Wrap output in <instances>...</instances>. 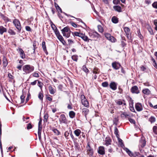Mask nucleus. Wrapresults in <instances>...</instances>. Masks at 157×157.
Returning a JSON list of instances; mask_svg holds the SVG:
<instances>
[{"label": "nucleus", "instance_id": "1a4fd4ad", "mask_svg": "<svg viewBox=\"0 0 157 157\" xmlns=\"http://www.w3.org/2000/svg\"><path fill=\"white\" fill-rule=\"evenodd\" d=\"M130 91L132 94H138L140 93V90L136 86H133L131 88Z\"/></svg>", "mask_w": 157, "mask_h": 157}, {"label": "nucleus", "instance_id": "4c0bfd02", "mask_svg": "<svg viewBox=\"0 0 157 157\" xmlns=\"http://www.w3.org/2000/svg\"><path fill=\"white\" fill-rule=\"evenodd\" d=\"M99 72V69L97 67L94 68L93 71V72L94 74H98Z\"/></svg>", "mask_w": 157, "mask_h": 157}, {"label": "nucleus", "instance_id": "4be33fe9", "mask_svg": "<svg viewBox=\"0 0 157 157\" xmlns=\"http://www.w3.org/2000/svg\"><path fill=\"white\" fill-rule=\"evenodd\" d=\"M63 13H64V14L65 15L67 16V17H73L74 18H75V19H76L77 21H80V22L83 23L85 25V23L83 22L82 21L81 19L79 18H76L74 17L73 16L71 15H70L67 14V13H66L65 12H63Z\"/></svg>", "mask_w": 157, "mask_h": 157}, {"label": "nucleus", "instance_id": "0e129e2a", "mask_svg": "<svg viewBox=\"0 0 157 157\" xmlns=\"http://www.w3.org/2000/svg\"><path fill=\"white\" fill-rule=\"evenodd\" d=\"M25 29L27 31L29 32H31L32 31V29L30 28V27L29 26H25Z\"/></svg>", "mask_w": 157, "mask_h": 157}, {"label": "nucleus", "instance_id": "393cba45", "mask_svg": "<svg viewBox=\"0 0 157 157\" xmlns=\"http://www.w3.org/2000/svg\"><path fill=\"white\" fill-rule=\"evenodd\" d=\"M142 92L143 93L146 95L149 94L151 93V91L148 89H143Z\"/></svg>", "mask_w": 157, "mask_h": 157}, {"label": "nucleus", "instance_id": "72a5a7b5", "mask_svg": "<svg viewBox=\"0 0 157 157\" xmlns=\"http://www.w3.org/2000/svg\"><path fill=\"white\" fill-rule=\"evenodd\" d=\"M8 33L11 35H15L16 33L13 29H9L8 30Z\"/></svg>", "mask_w": 157, "mask_h": 157}, {"label": "nucleus", "instance_id": "e2e57ef3", "mask_svg": "<svg viewBox=\"0 0 157 157\" xmlns=\"http://www.w3.org/2000/svg\"><path fill=\"white\" fill-rule=\"evenodd\" d=\"M33 128V126L30 123H29L27 124V129L29 130V129H31Z\"/></svg>", "mask_w": 157, "mask_h": 157}, {"label": "nucleus", "instance_id": "c03bdc74", "mask_svg": "<svg viewBox=\"0 0 157 157\" xmlns=\"http://www.w3.org/2000/svg\"><path fill=\"white\" fill-rule=\"evenodd\" d=\"M82 70L83 71H84L87 74L89 72V70H88L86 66H83L82 67Z\"/></svg>", "mask_w": 157, "mask_h": 157}, {"label": "nucleus", "instance_id": "dca6fc26", "mask_svg": "<svg viewBox=\"0 0 157 157\" xmlns=\"http://www.w3.org/2000/svg\"><path fill=\"white\" fill-rule=\"evenodd\" d=\"M98 153L101 155H104L105 154L104 147L103 146H100L98 148Z\"/></svg>", "mask_w": 157, "mask_h": 157}, {"label": "nucleus", "instance_id": "2eb2a0df", "mask_svg": "<svg viewBox=\"0 0 157 157\" xmlns=\"http://www.w3.org/2000/svg\"><path fill=\"white\" fill-rule=\"evenodd\" d=\"M89 112V110L86 108H83L82 109V115H84L86 118H87V116Z\"/></svg>", "mask_w": 157, "mask_h": 157}, {"label": "nucleus", "instance_id": "a19ab883", "mask_svg": "<svg viewBox=\"0 0 157 157\" xmlns=\"http://www.w3.org/2000/svg\"><path fill=\"white\" fill-rule=\"evenodd\" d=\"M71 58L74 61L77 62L78 59V56L77 55H73L71 56Z\"/></svg>", "mask_w": 157, "mask_h": 157}, {"label": "nucleus", "instance_id": "8fccbe9b", "mask_svg": "<svg viewBox=\"0 0 157 157\" xmlns=\"http://www.w3.org/2000/svg\"><path fill=\"white\" fill-rule=\"evenodd\" d=\"M25 97V96L24 94H22L20 98L21 100V103H24Z\"/></svg>", "mask_w": 157, "mask_h": 157}, {"label": "nucleus", "instance_id": "f3484780", "mask_svg": "<svg viewBox=\"0 0 157 157\" xmlns=\"http://www.w3.org/2000/svg\"><path fill=\"white\" fill-rule=\"evenodd\" d=\"M90 35L91 38H98L100 36V35L96 32H94L90 34Z\"/></svg>", "mask_w": 157, "mask_h": 157}, {"label": "nucleus", "instance_id": "c85d7f7f", "mask_svg": "<svg viewBox=\"0 0 157 157\" xmlns=\"http://www.w3.org/2000/svg\"><path fill=\"white\" fill-rule=\"evenodd\" d=\"M42 120L40 118V121L38 123V130H42Z\"/></svg>", "mask_w": 157, "mask_h": 157}, {"label": "nucleus", "instance_id": "a878e982", "mask_svg": "<svg viewBox=\"0 0 157 157\" xmlns=\"http://www.w3.org/2000/svg\"><path fill=\"white\" fill-rule=\"evenodd\" d=\"M48 89L50 93L51 94H54L55 93L54 89L51 86H49L48 87Z\"/></svg>", "mask_w": 157, "mask_h": 157}, {"label": "nucleus", "instance_id": "69168bd1", "mask_svg": "<svg viewBox=\"0 0 157 157\" xmlns=\"http://www.w3.org/2000/svg\"><path fill=\"white\" fill-rule=\"evenodd\" d=\"M33 76V77H39V75L38 73L36 72H34L32 74Z\"/></svg>", "mask_w": 157, "mask_h": 157}, {"label": "nucleus", "instance_id": "13d9d810", "mask_svg": "<svg viewBox=\"0 0 157 157\" xmlns=\"http://www.w3.org/2000/svg\"><path fill=\"white\" fill-rule=\"evenodd\" d=\"M152 5L153 7L157 9V2H154Z\"/></svg>", "mask_w": 157, "mask_h": 157}, {"label": "nucleus", "instance_id": "e433bc0d", "mask_svg": "<svg viewBox=\"0 0 157 157\" xmlns=\"http://www.w3.org/2000/svg\"><path fill=\"white\" fill-rule=\"evenodd\" d=\"M129 99L128 102L129 106H133V100L131 97H129Z\"/></svg>", "mask_w": 157, "mask_h": 157}, {"label": "nucleus", "instance_id": "680f3d73", "mask_svg": "<svg viewBox=\"0 0 157 157\" xmlns=\"http://www.w3.org/2000/svg\"><path fill=\"white\" fill-rule=\"evenodd\" d=\"M48 117V113H45L44 114V121H45V120H46V122L47 121V120Z\"/></svg>", "mask_w": 157, "mask_h": 157}, {"label": "nucleus", "instance_id": "6ab92c4d", "mask_svg": "<svg viewBox=\"0 0 157 157\" xmlns=\"http://www.w3.org/2000/svg\"><path fill=\"white\" fill-rule=\"evenodd\" d=\"M121 117L123 119L128 118L130 117L129 114L125 112L122 113L121 115Z\"/></svg>", "mask_w": 157, "mask_h": 157}, {"label": "nucleus", "instance_id": "603ef678", "mask_svg": "<svg viewBox=\"0 0 157 157\" xmlns=\"http://www.w3.org/2000/svg\"><path fill=\"white\" fill-rule=\"evenodd\" d=\"M41 132H42V130H38V137H39V139L40 141H41Z\"/></svg>", "mask_w": 157, "mask_h": 157}, {"label": "nucleus", "instance_id": "c9c22d12", "mask_svg": "<svg viewBox=\"0 0 157 157\" xmlns=\"http://www.w3.org/2000/svg\"><path fill=\"white\" fill-rule=\"evenodd\" d=\"M98 28L99 32L102 33L103 32L104 29L101 25H98Z\"/></svg>", "mask_w": 157, "mask_h": 157}, {"label": "nucleus", "instance_id": "2f4dec72", "mask_svg": "<svg viewBox=\"0 0 157 157\" xmlns=\"http://www.w3.org/2000/svg\"><path fill=\"white\" fill-rule=\"evenodd\" d=\"M69 116L71 118H73L75 116V113L73 111H71L69 113Z\"/></svg>", "mask_w": 157, "mask_h": 157}, {"label": "nucleus", "instance_id": "774afa93", "mask_svg": "<svg viewBox=\"0 0 157 157\" xmlns=\"http://www.w3.org/2000/svg\"><path fill=\"white\" fill-rule=\"evenodd\" d=\"M118 89L119 90L118 93H120V94L122 93L123 90L121 88V86H118Z\"/></svg>", "mask_w": 157, "mask_h": 157}, {"label": "nucleus", "instance_id": "f03ea898", "mask_svg": "<svg viewBox=\"0 0 157 157\" xmlns=\"http://www.w3.org/2000/svg\"><path fill=\"white\" fill-rule=\"evenodd\" d=\"M22 69L26 74H28L34 71V67L30 65H26L23 67Z\"/></svg>", "mask_w": 157, "mask_h": 157}, {"label": "nucleus", "instance_id": "58836bf2", "mask_svg": "<svg viewBox=\"0 0 157 157\" xmlns=\"http://www.w3.org/2000/svg\"><path fill=\"white\" fill-rule=\"evenodd\" d=\"M118 132L119 131L117 127H115L114 128V133L117 137H118L119 136V135L118 134Z\"/></svg>", "mask_w": 157, "mask_h": 157}, {"label": "nucleus", "instance_id": "37998d69", "mask_svg": "<svg viewBox=\"0 0 157 157\" xmlns=\"http://www.w3.org/2000/svg\"><path fill=\"white\" fill-rule=\"evenodd\" d=\"M54 32L57 36L60 35L59 31L56 27V29L54 30Z\"/></svg>", "mask_w": 157, "mask_h": 157}, {"label": "nucleus", "instance_id": "20e7f679", "mask_svg": "<svg viewBox=\"0 0 157 157\" xmlns=\"http://www.w3.org/2000/svg\"><path fill=\"white\" fill-rule=\"evenodd\" d=\"M13 23L15 27L17 29L18 32L19 33H20L22 28L19 20L17 19H15L13 20Z\"/></svg>", "mask_w": 157, "mask_h": 157}, {"label": "nucleus", "instance_id": "09e8293b", "mask_svg": "<svg viewBox=\"0 0 157 157\" xmlns=\"http://www.w3.org/2000/svg\"><path fill=\"white\" fill-rule=\"evenodd\" d=\"M116 102L117 104L119 105H122L123 103L122 100L121 101V99H119L118 100L116 101Z\"/></svg>", "mask_w": 157, "mask_h": 157}, {"label": "nucleus", "instance_id": "9d476101", "mask_svg": "<svg viewBox=\"0 0 157 157\" xmlns=\"http://www.w3.org/2000/svg\"><path fill=\"white\" fill-rule=\"evenodd\" d=\"M124 31L127 38L129 40H131V36L130 29L128 27H125L124 28Z\"/></svg>", "mask_w": 157, "mask_h": 157}, {"label": "nucleus", "instance_id": "4d7b16f0", "mask_svg": "<svg viewBox=\"0 0 157 157\" xmlns=\"http://www.w3.org/2000/svg\"><path fill=\"white\" fill-rule=\"evenodd\" d=\"M69 135V132L68 131H66L64 133V136L66 138L68 139Z\"/></svg>", "mask_w": 157, "mask_h": 157}, {"label": "nucleus", "instance_id": "bf43d9fd", "mask_svg": "<svg viewBox=\"0 0 157 157\" xmlns=\"http://www.w3.org/2000/svg\"><path fill=\"white\" fill-rule=\"evenodd\" d=\"M69 134H70V135L71 138L73 140H75V138L72 134V131L71 130H69Z\"/></svg>", "mask_w": 157, "mask_h": 157}, {"label": "nucleus", "instance_id": "5701e85b", "mask_svg": "<svg viewBox=\"0 0 157 157\" xmlns=\"http://www.w3.org/2000/svg\"><path fill=\"white\" fill-rule=\"evenodd\" d=\"M81 133V131L79 129H76L74 131V133L75 134V135L77 137L79 136Z\"/></svg>", "mask_w": 157, "mask_h": 157}, {"label": "nucleus", "instance_id": "a18cd8bd", "mask_svg": "<svg viewBox=\"0 0 157 157\" xmlns=\"http://www.w3.org/2000/svg\"><path fill=\"white\" fill-rule=\"evenodd\" d=\"M149 121L151 123H153L155 121V118L153 116H151L149 118Z\"/></svg>", "mask_w": 157, "mask_h": 157}, {"label": "nucleus", "instance_id": "bb28decb", "mask_svg": "<svg viewBox=\"0 0 157 157\" xmlns=\"http://www.w3.org/2000/svg\"><path fill=\"white\" fill-rule=\"evenodd\" d=\"M3 64L4 67H6L8 65V61L6 58L4 57L3 59Z\"/></svg>", "mask_w": 157, "mask_h": 157}, {"label": "nucleus", "instance_id": "f257e3e1", "mask_svg": "<svg viewBox=\"0 0 157 157\" xmlns=\"http://www.w3.org/2000/svg\"><path fill=\"white\" fill-rule=\"evenodd\" d=\"M92 144L91 142L89 141L87 143L86 147L87 154L90 157L92 156L94 153V149L91 147Z\"/></svg>", "mask_w": 157, "mask_h": 157}, {"label": "nucleus", "instance_id": "423d86ee", "mask_svg": "<svg viewBox=\"0 0 157 157\" xmlns=\"http://www.w3.org/2000/svg\"><path fill=\"white\" fill-rule=\"evenodd\" d=\"M104 35L108 40L112 42H115L116 41V38L109 33H105Z\"/></svg>", "mask_w": 157, "mask_h": 157}, {"label": "nucleus", "instance_id": "5fc2aeb1", "mask_svg": "<svg viewBox=\"0 0 157 157\" xmlns=\"http://www.w3.org/2000/svg\"><path fill=\"white\" fill-rule=\"evenodd\" d=\"M2 18H3V19H4V20L5 21H7V22H8V21H9V19L6 17L5 16H4L3 15H2Z\"/></svg>", "mask_w": 157, "mask_h": 157}, {"label": "nucleus", "instance_id": "f704fd0d", "mask_svg": "<svg viewBox=\"0 0 157 157\" xmlns=\"http://www.w3.org/2000/svg\"><path fill=\"white\" fill-rule=\"evenodd\" d=\"M42 48L43 50L45 52H47V49L46 46L45 45V41H43L42 43Z\"/></svg>", "mask_w": 157, "mask_h": 157}, {"label": "nucleus", "instance_id": "6e6d98bb", "mask_svg": "<svg viewBox=\"0 0 157 157\" xmlns=\"http://www.w3.org/2000/svg\"><path fill=\"white\" fill-rule=\"evenodd\" d=\"M128 120L132 124H135V120L130 117H128Z\"/></svg>", "mask_w": 157, "mask_h": 157}, {"label": "nucleus", "instance_id": "7c9ffc66", "mask_svg": "<svg viewBox=\"0 0 157 157\" xmlns=\"http://www.w3.org/2000/svg\"><path fill=\"white\" fill-rule=\"evenodd\" d=\"M38 97L39 98L40 100H41L42 101H43V92L42 90L39 93L38 96Z\"/></svg>", "mask_w": 157, "mask_h": 157}, {"label": "nucleus", "instance_id": "49530a36", "mask_svg": "<svg viewBox=\"0 0 157 157\" xmlns=\"http://www.w3.org/2000/svg\"><path fill=\"white\" fill-rule=\"evenodd\" d=\"M52 130L57 135H59L60 134L59 132L56 129L53 128L52 129Z\"/></svg>", "mask_w": 157, "mask_h": 157}, {"label": "nucleus", "instance_id": "338daca9", "mask_svg": "<svg viewBox=\"0 0 157 157\" xmlns=\"http://www.w3.org/2000/svg\"><path fill=\"white\" fill-rule=\"evenodd\" d=\"M70 24L73 27L76 28L77 27V25L73 21H71L70 22Z\"/></svg>", "mask_w": 157, "mask_h": 157}, {"label": "nucleus", "instance_id": "6e6552de", "mask_svg": "<svg viewBox=\"0 0 157 157\" xmlns=\"http://www.w3.org/2000/svg\"><path fill=\"white\" fill-rule=\"evenodd\" d=\"M112 66L113 68L116 70L119 69L121 67L120 63L116 61L113 62L112 63Z\"/></svg>", "mask_w": 157, "mask_h": 157}, {"label": "nucleus", "instance_id": "f8f14e48", "mask_svg": "<svg viewBox=\"0 0 157 157\" xmlns=\"http://www.w3.org/2000/svg\"><path fill=\"white\" fill-rule=\"evenodd\" d=\"M117 84L114 82H111L109 84V87L113 90H116L117 89Z\"/></svg>", "mask_w": 157, "mask_h": 157}, {"label": "nucleus", "instance_id": "de8ad7c7", "mask_svg": "<svg viewBox=\"0 0 157 157\" xmlns=\"http://www.w3.org/2000/svg\"><path fill=\"white\" fill-rule=\"evenodd\" d=\"M71 31L70 32L63 33V36L66 37L67 38L69 37L70 36Z\"/></svg>", "mask_w": 157, "mask_h": 157}, {"label": "nucleus", "instance_id": "a211bd4d", "mask_svg": "<svg viewBox=\"0 0 157 157\" xmlns=\"http://www.w3.org/2000/svg\"><path fill=\"white\" fill-rule=\"evenodd\" d=\"M57 37L58 39L63 44V45H66V42L64 40L63 38L61 35L58 36Z\"/></svg>", "mask_w": 157, "mask_h": 157}, {"label": "nucleus", "instance_id": "39448f33", "mask_svg": "<svg viewBox=\"0 0 157 157\" xmlns=\"http://www.w3.org/2000/svg\"><path fill=\"white\" fill-rule=\"evenodd\" d=\"M81 99L82 104L86 107H89V103L87 100L84 95H82L81 96Z\"/></svg>", "mask_w": 157, "mask_h": 157}, {"label": "nucleus", "instance_id": "b1692460", "mask_svg": "<svg viewBox=\"0 0 157 157\" xmlns=\"http://www.w3.org/2000/svg\"><path fill=\"white\" fill-rule=\"evenodd\" d=\"M61 31L62 33H65L70 32V30L68 27H66L63 29Z\"/></svg>", "mask_w": 157, "mask_h": 157}, {"label": "nucleus", "instance_id": "c756f323", "mask_svg": "<svg viewBox=\"0 0 157 157\" xmlns=\"http://www.w3.org/2000/svg\"><path fill=\"white\" fill-rule=\"evenodd\" d=\"M105 144L107 146H108L109 145L111 144V140L109 138H106L105 140Z\"/></svg>", "mask_w": 157, "mask_h": 157}, {"label": "nucleus", "instance_id": "412c9836", "mask_svg": "<svg viewBox=\"0 0 157 157\" xmlns=\"http://www.w3.org/2000/svg\"><path fill=\"white\" fill-rule=\"evenodd\" d=\"M112 21L114 23L116 24L118 22V18L116 16H113L111 19Z\"/></svg>", "mask_w": 157, "mask_h": 157}, {"label": "nucleus", "instance_id": "cd10ccee", "mask_svg": "<svg viewBox=\"0 0 157 157\" xmlns=\"http://www.w3.org/2000/svg\"><path fill=\"white\" fill-rule=\"evenodd\" d=\"M114 9L119 12H121V7L119 6H114L113 7Z\"/></svg>", "mask_w": 157, "mask_h": 157}, {"label": "nucleus", "instance_id": "aec40b11", "mask_svg": "<svg viewBox=\"0 0 157 157\" xmlns=\"http://www.w3.org/2000/svg\"><path fill=\"white\" fill-rule=\"evenodd\" d=\"M7 32V29L2 26H0V34L2 35L4 33Z\"/></svg>", "mask_w": 157, "mask_h": 157}, {"label": "nucleus", "instance_id": "3c124183", "mask_svg": "<svg viewBox=\"0 0 157 157\" xmlns=\"http://www.w3.org/2000/svg\"><path fill=\"white\" fill-rule=\"evenodd\" d=\"M55 7H56V10L58 11H59L61 13H62V10H61V8L59 7V6L58 5V4H55Z\"/></svg>", "mask_w": 157, "mask_h": 157}, {"label": "nucleus", "instance_id": "473e14b6", "mask_svg": "<svg viewBox=\"0 0 157 157\" xmlns=\"http://www.w3.org/2000/svg\"><path fill=\"white\" fill-rule=\"evenodd\" d=\"M133 157H144V155H141L139 152H135L134 154Z\"/></svg>", "mask_w": 157, "mask_h": 157}, {"label": "nucleus", "instance_id": "4468645a", "mask_svg": "<svg viewBox=\"0 0 157 157\" xmlns=\"http://www.w3.org/2000/svg\"><path fill=\"white\" fill-rule=\"evenodd\" d=\"M135 108L138 111H141L143 109L142 104L139 103H137L136 104Z\"/></svg>", "mask_w": 157, "mask_h": 157}, {"label": "nucleus", "instance_id": "ea45409f", "mask_svg": "<svg viewBox=\"0 0 157 157\" xmlns=\"http://www.w3.org/2000/svg\"><path fill=\"white\" fill-rule=\"evenodd\" d=\"M109 85L108 82H107L105 81L104 82H103L102 83L101 85L102 86L104 87H107Z\"/></svg>", "mask_w": 157, "mask_h": 157}, {"label": "nucleus", "instance_id": "0eeeda50", "mask_svg": "<svg viewBox=\"0 0 157 157\" xmlns=\"http://www.w3.org/2000/svg\"><path fill=\"white\" fill-rule=\"evenodd\" d=\"M60 123H64L66 124L67 123V120L64 114H62L60 116L59 119Z\"/></svg>", "mask_w": 157, "mask_h": 157}, {"label": "nucleus", "instance_id": "052dcab7", "mask_svg": "<svg viewBox=\"0 0 157 157\" xmlns=\"http://www.w3.org/2000/svg\"><path fill=\"white\" fill-rule=\"evenodd\" d=\"M153 132L157 134V126H155L153 128Z\"/></svg>", "mask_w": 157, "mask_h": 157}, {"label": "nucleus", "instance_id": "ddd939ff", "mask_svg": "<svg viewBox=\"0 0 157 157\" xmlns=\"http://www.w3.org/2000/svg\"><path fill=\"white\" fill-rule=\"evenodd\" d=\"M17 50L19 53L20 56L21 58L24 59L25 58V56L24 52L21 48H19Z\"/></svg>", "mask_w": 157, "mask_h": 157}, {"label": "nucleus", "instance_id": "7ed1b4c3", "mask_svg": "<svg viewBox=\"0 0 157 157\" xmlns=\"http://www.w3.org/2000/svg\"><path fill=\"white\" fill-rule=\"evenodd\" d=\"M72 34L74 36H78L82 38L84 41L89 42V40H90L89 39L88 37L86 36L85 34L78 32H75L72 33Z\"/></svg>", "mask_w": 157, "mask_h": 157}, {"label": "nucleus", "instance_id": "79ce46f5", "mask_svg": "<svg viewBox=\"0 0 157 157\" xmlns=\"http://www.w3.org/2000/svg\"><path fill=\"white\" fill-rule=\"evenodd\" d=\"M137 35L141 39H142L143 38V36L141 34L140 30L139 29L137 31Z\"/></svg>", "mask_w": 157, "mask_h": 157}, {"label": "nucleus", "instance_id": "864d4df0", "mask_svg": "<svg viewBox=\"0 0 157 157\" xmlns=\"http://www.w3.org/2000/svg\"><path fill=\"white\" fill-rule=\"evenodd\" d=\"M43 83L40 81L38 80V86L42 89Z\"/></svg>", "mask_w": 157, "mask_h": 157}, {"label": "nucleus", "instance_id": "9b49d317", "mask_svg": "<svg viewBox=\"0 0 157 157\" xmlns=\"http://www.w3.org/2000/svg\"><path fill=\"white\" fill-rule=\"evenodd\" d=\"M146 145V141L143 138H141V140L140 141V144L139 145V148L140 151H141L140 150L141 148H143Z\"/></svg>", "mask_w": 157, "mask_h": 157}]
</instances>
